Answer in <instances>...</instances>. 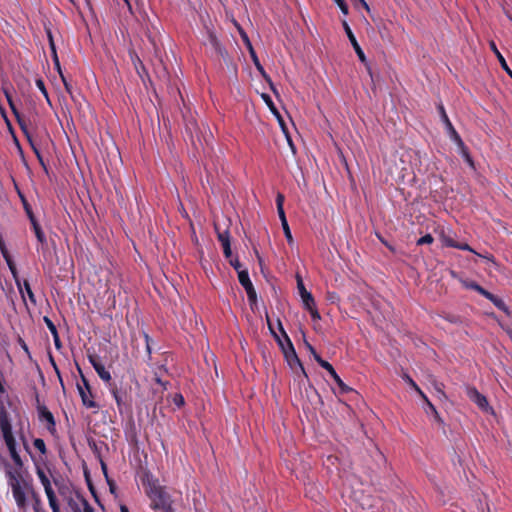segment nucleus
Wrapping results in <instances>:
<instances>
[{"instance_id": "obj_55", "label": "nucleus", "mask_w": 512, "mask_h": 512, "mask_svg": "<svg viewBox=\"0 0 512 512\" xmlns=\"http://www.w3.org/2000/svg\"><path fill=\"white\" fill-rule=\"evenodd\" d=\"M100 464H101V469L103 471V474L108 479L107 465H106V463L101 458H100Z\"/></svg>"}, {"instance_id": "obj_28", "label": "nucleus", "mask_w": 512, "mask_h": 512, "mask_svg": "<svg viewBox=\"0 0 512 512\" xmlns=\"http://www.w3.org/2000/svg\"><path fill=\"white\" fill-rule=\"evenodd\" d=\"M262 99L266 103V105L269 107L270 111L276 116V118H280V113L275 107L271 97L268 94H262Z\"/></svg>"}, {"instance_id": "obj_2", "label": "nucleus", "mask_w": 512, "mask_h": 512, "mask_svg": "<svg viewBox=\"0 0 512 512\" xmlns=\"http://www.w3.org/2000/svg\"><path fill=\"white\" fill-rule=\"evenodd\" d=\"M0 430L13 462L21 467L23 463L16 449V441L12 433L9 413L3 405L0 407Z\"/></svg>"}, {"instance_id": "obj_48", "label": "nucleus", "mask_w": 512, "mask_h": 512, "mask_svg": "<svg viewBox=\"0 0 512 512\" xmlns=\"http://www.w3.org/2000/svg\"><path fill=\"white\" fill-rule=\"evenodd\" d=\"M36 157L41 165V167L43 168V170L45 171L46 174H48V167L43 159V156L41 154L40 151H36Z\"/></svg>"}, {"instance_id": "obj_23", "label": "nucleus", "mask_w": 512, "mask_h": 512, "mask_svg": "<svg viewBox=\"0 0 512 512\" xmlns=\"http://www.w3.org/2000/svg\"><path fill=\"white\" fill-rule=\"evenodd\" d=\"M109 390L113 395V398L116 401L118 409L121 411L122 406L125 404L124 402V394L121 393L115 384H109Z\"/></svg>"}, {"instance_id": "obj_37", "label": "nucleus", "mask_w": 512, "mask_h": 512, "mask_svg": "<svg viewBox=\"0 0 512 512\" xmlns=\"http://www.w3.org/2000/svg\"><path fill=\"white\" fill-rule=\"evenodd\" d=\"M131 59L138 74H140V69L145 70L142 61L135 53L131 54Z\"/></svg>"}, {"instance_id": "obj_59", "label": "nucleus", "mask_w": 512, "mask_h": 512, "mask_svg": "<svg viewBox=\"0 0 512 512\" xmlns=\"http://www.w3.org/2000/svg\"><path fill=\"white\" fill-rule=\"evenodd\" d=\"M305 343H306V347L309 350V352L311 354H315V351H316L315 348L311 344H309L308 342H305Z\"/></svg>"}, {"instance_id": "obj_38", "label": "nucleus", "mask_w": 512, "mask_h": 512, "mask_svg": "<svg viewBox=\"0 0 512 512\" xmlns=\"http://www.w3.org/2000/svg\"><path fill=\"white\" fill-rule=\"evenodd\" d=\"M434 241V238L431 234H426L419 238L416 242L417 245H425V244H432Z\"/></svg>"}, {"instance_id": "obj_42", "label": "nucleus", "mask_w": 512, "mask_h": 512, "mask_svg": "<svg viewBox=\"0 0 512 512\" xmlns=\"http://www.w3.org/2000/svg\"><path fill=\"white\" fill-rule=\"evenodd\" d=\"M499 310L503 311L504 313H506L507 315L510 314V310L508 308V306L505 304V302L499 298L498 301L494 304Z\"/></svg>"}, {"instance_id": "obj_1", "label": "nucleus", "mask_w": 512, "mask_h": 512, "mask_svg": "<svg viewBox=\"0 0 512 512\" xmlns=\"http://www.w3.org/2000/svg\"><path fill=\"white\" fill-rule=\"evenodd\" d=\"M142 484L146 495L151 500L150 508L154 511H160L169 503H172L171 496L167 493L164 486L160 485L159 480L151 473L147 472L142 477Z\"/></svg>"}, {"instance_id": "obj_12", "label": "nucleus", "mask_w": 512, "mask_h": 512, "mask_svg": "<svg viewBox=\"0 0 512 512\" xmlns=\"http://www.w3.org/2000/svg\"><path fill=\"white\" fill-rule=\"evenodd\" d=\"M269 329L271 330L273 336L275 337L278 345L280 346L283 355H286L289 353V346L294 347L292 341L290 340L289 336L285 332L284 328L282 327L281 321L278 320L279 329L283 335L284 340H282L272 329L270 322H268Z\"/></svg>"}, {"instance_id": "obj_34", "label": "nucleus", "mask_w": 512, "mask_h": 512, "mask_svg": "<svg viewBox=\"0 0 512 512\" xmlns=\"http://www.w3.org/2000/svg\"><path fill=\"white\" fill-rule=\"evenodd\" d=\"M311 315V318L313 321H318L321 319L320 313L318 312L316 308V303H314L311 306L304 307Z\"/></svg>"}, {"instance_id": "obj_60", "label": "nucleus", "mask_w": 512, "mask_h": 512, "mask_svg": "<svg viewBox=\"0 0 512 512\" xmlns=\"http://www.w3.org/2000/svg\"><path fill=\"white\" fill-rule=\"evenodd\" d=\"M480 257H483L489 261H492L494 262V256L492 254H489V255H481Z\"/></svg>"}, {"instance_id": "obj_41", "label": "nucleus", "mask_w": 512, "mask_h": 512, "mask_svg": "<svg viewBox=\"0 0 512 512\" xmlns=\"http://www.w3.org/2000/svg\"><path fill=\"white\" fill-rule=\"evenodd\" d=\"M460 150H461V154L462 156L464 157V159L470 164V165H473V160L468 152V149L465 145V143L463 142V146L462 147H458Z\"/></svg>"}, {"instance_id": "obj_47", "label": "nucleus", "mask_w": 512, "mask_h": 512, "mask_svg": "<svg viewBox=\"0 0 512 512\" xmlns=\"http://www.w3.org/2000/svg\"><path fill=\"white\" fill-rule=\"evenodd\" d=\"M88 360H89L90 364L93 366L94 369H95V365H100L101 364L99 356L96 355V354H88Z\"/></svg>"}, {"instance_id": "obj_54", "label": "nucleus", "mask_w": 512, "mask_h": 512, "mask_svg": "<svg viewBox=\"0 0 512 512\" xmlns=\"http://www.w3.org/2000/svg\"><path fill=\"white\" fill-rule=\"evenodd\" d=\"M162 512H175V510L172 507V503L167 504L163 508H160Z\"/></svg>"}, {"instance_id": "obj_39", "label": "nucleus", "mask_w": 512, "mask_h": 512, "mask_svg": "<svg viewBox=\"0 0 512 512\" xmlns=\"http://www.w3.org/2000/svg\"><path fill=\"white\" fill-rule=\"evenodd\" d=\"M23 206H24V210L30 220V223L33 222V220H37L32 211V208L30 207V205L27 203L26 200H23Z\"/></svg>"}, {"instance_id": "obj_57", "label": "nucleus", "mask_w": 512, "mask_h": 512, "mask_svg": "<svg viewBox=\"0 0 512 512\" xmlns=\"http://www.w3.org/2000/svg\"><path fill=\"white\" fill-rule=\"evenodd\" d=\"M175 403H176L177 405H182V404H184V398H183V396H182V395H180V394H179V395H177V396L175 397Z\"/></svg>"}, {"instance_id": "obj_49", "label": "nucleus", "mask_w": 512, "mask_h": 512, "mask_svg": "<svg viewBox=\"0 0 512 512\" xmlns=\"http://www.w3.org/2000/svg\"><path fill=\"white\" fill-rule=\"evenodd\" d=\"M482 296L485 297L486 299H488L489 301H491L493 304H495L499 299L498 296L492 294L488 290H485V292Z\"/></svg>"}, {"instance_id": "obj_8", "label": "nucleus", "mask_w": 512, "mask_h": 512, "mask_svg": "<svg viewBox=\"0 0 512 512\" xmlns=\"http://www.w3.org/2000/svg\"><path fill=\"white\" fill-rule=\"evenodd\" d=\"M238 280L242 287L245 289L249 303L255 304L257 302V293L256 290L250 280L249 273L247 269L239 271Z\"/></svg>"}, {"instance_id": "obj_35", "label": "nucleus", "mask_w": 512, "mask_h": 512, "mask_svg": "<svg viewBox=\"0 0 512 512\" xmlns=\"http://www.w3.org/2000/svg\"><path fill=\"white\" fill-rule=\"evenodd\" d=\"M47 499H48V502H49V506L52 509V512H61L55 494H53L51 496H48Z\"/></svg>"}, {"instance_id": "obj_15", "label": "nucleus", "mask_w": 512, "mask_h": 512, "mask_svg": "<svg viewBox=\"0 0 512 512\" xmlns=\"http://www.w3.org/2000/svg\"><path fill=\"white\" fill-rule=\"evenodd\" d=\"M5 96H6L8 104H9V107L12 110L14 116L16 117V120H17L21 130L28 137L29 134H28L27 126H26V121L21 117L19 111L17 110V108L14 104V101L12 99V96L7 91H5Z\"/></svg>"}, {"instance_id": "obj_16", "label": "nucleus", "mask_w": 512, "mask_h": 512, "mask_svg": "<svg viewBox=\"0 0 512 512\" xmlns=\"http://www.w3.org/2000/svg\"><path fill=\"white\" fill-rule=\"evenodd\" d=\"M297 288L301 296L304 307L311 306L315 303L313 295L308 292L304 286L303 280L300 276H297Z\"/></svg>"}, {"instance_id": "obj_56", "label": "nucleus", "mask_w": 512, "mask_h": 512, "mask_svg": "<svg viewBox=\"0 0 512 512\" xmlns=\"http://www.w3.org/2000/svg\"><path fill=\"white\" fill-rule=\"evenodd\" d=\"M277 119H278V121H279V124H280V126H281V128H282L283 132L287 135V133H288V132H287V128H286V125H285V123H284V120H283L282 116L280 115V118H277Z\"/></svg>"}, {"instance_id": "obj_25", "label": "nucleus", "mask_w": 512, "mask_h": 512, "mask_svg": "<svg viewBox=\"0 0 512 512\" xmlns=\"http://www.w3.org/2000/svg\"><path fill=\"white\" fill-rule=\"evenodd\" d=\"M95 371L101 380H103L104 382H106L108 384H111L110 383L111 374L109 371L106 370V368L104 367V365L102 363L100 365H95Z\"/></svg>"}, {"instance_id": "obj_19", "label": "nucleus", "mask_w": 512, "mask_h": 512, "mask_svg": "<svg viewBox=\"0 0 512 512\" xmlns=\"http://www.w3.org/2000/svg\"><path fill=\"white\" fill-rule=\"evenodd\" d=\"M44 322H45L47 328L49 329V331L51 332V335L53 336L55 347L57 349H60L61 348V341H60L59 334H58V331H57V328H56L55 324L47 316L44 317Z\"/></svg>"}, {"instance_id": "obj_45", "label": "nucleus", "mask_w": 512, "mask_h": 512, "mask_svg": "<svg viewBox=\"0 0 512 512\" xmlns=\"http://www.w3.org/2000/svg\"><path fill=\"white\" fill-rule=\"evenodd\" d=\"M333 1L338 5V7L340 8L341 12L344 15L348 14L349 8H348V5L346 4L345 0H333Z\"/></svg>"}, {"instance_id": "obj_61", "label": "nucleus", "mask_w": 512, "mask_h": 512, "mask_svg": "<svg viewBox=\"0 0 512 512\" xmlns=\"http://www.w3.org/2000/svg\"><path fill=\"white\" fill-rule=\"evenodd\" d=\"M28 140H29V142L31 144V147H32L34 153L36 154V151H39V149L33 144L30 136H28Z\"/></svg>"}, {"instance_id": "obj_26", "label": "nucleus", "mask_w": 512, "mask_h": 512, "mask_svg": "<svg viewBox=\"0 0 512 512\" xmlns=\"http://www.w3.org/2000/svg\"><path fill=\"white\" fill-rule=\"evenodd\" d=\"M424 401L427 403V409H426V413L429 414L431 413L434 417V420L439 423L440 425H442L444 422L441 418V416L439 415L437 409L435 408V406L429 401V399L426 397V399H424Z\"/></svg>"}, {"instance_id": "obj_22", "label": "nucleus", "mask_w": 512, "mask_h": 512, "mask_svg": "<svg viewBox=\"0 0 512 512\" xmlns=\"http://www.w3.org/2000/svg\"><path fill=\"white\" fill-rule=\"evenodd\" d=\"M490 48L494 52V54L496 55L499 63L501 64V67L512 77V71L510 70V68H509L505 58L503 57V55L497 49V46H496L495 42H493V41L490 42Z\"/></svg>"}, {"instance_id": "obj_63", "label": "nucleus", "mask_w": 512, "mask_h": 512, "mask_svg": "<svg viewBox=\"0 0 512 512\" xmlns=\"http://www.w3.org/2000/svg\"><path fill=\"white\" fill-rule=\"evenodd\" d=\"M254 252H255V255H256V257H257V259H258V261H259V264L261 265V263H262V258H261V256H260V254H259L258 250H257V249H254Z\"/></svg>"}, {"instance_id": "obj_52", "label": "nucleus", "mask_w": 512, "mask_h": 512, "mask_svg": "<svg viewBox=\"0 0 512 512\" xmlns=\"http://www.w3.org/2000/svg\"><path fill=\"white\" fill-rule=\"evenodd\" d=\"M315 361L322 367V364L329 363L328 361L321 358V356L315 351V354H312Z\"/></svg>"}, {"instance_id": "obj_51", "label": "nucleus", "mask_w": 512, "mask_h": 512, "mask_svg": "<svg viewBox=\"0 0 512 512\" xmlns=\"http://www.w3.org/2000/svg\"><path fill=\"white\" fill-rule=\"evenodd\" d=\"M144 339H145V342H146V350H147V353L148 355L150 356L151 355V346H150V342H151V338L150 336L144 332Z\"/></svg>"}, {"instance_id": "obj_7", "label": "nucleus", "mask_w": 512, "mask_h": 512, "mask_svg": "<svg viewBox=\"0 0 512 512\" xmlns=\"http://www.w3.org/2000/svg\"><path fill=\"white\" fill-rule=\"evenodd\" d=\"M284 195L281 194V193H278L277 196H276V206H277V212H278V215H279V218H280V221H281V225H282V228H283V232H284V235H285V238L288 242L289 245H293L294 243V239H293V236L291 234V230H290V227H289V224H288V221H287V218H286V214H285V211H284Z\"/></svg>"}, {"instance_id": "obj_43", "label": "nucleus", "mask_w": 512, "mask_h": 512, "mask_svg": "<svg viewBox=\"0 0 512 512\" xmlns=\"http://www.w3.org/2000/svg\"><path fill=\"white\" fill-rule=\"evenodd\" d=\"M229 263L230 265L237 271V274L239 273V271H242V264L241 262L239 261L238 258H230L229 259Z\"/></svg>"}, {"instance_id": "obj_29", "label": "nucleus", "mask_w": 512, "mask_h": 512, "mask_svg": "<svg viewBox=\"0 0 512 512\" xmlns=\"http://www.w3.org/2000/svg\"><path fill=\"white\" fill-rule=\"evenodd\" d=\"M403 379L423 398L426 399V395L420 389V387L416 384V382L407 374L403 376Z\"/></svg>"}, {"instance_id": "obj_17", "label": "nucleus", "mask_w": 512, "mask_h": 512, "mask_svg": "<svg viewBox=\"0 0 512 512\" xmlns=\"http://www.w3.org/2000/svg\"><path fill=\"white\" fill-rule=\"evenodd\" d=\"M208 42L211 48L214 50V52L221 57H225L227 52L224 49V47L221 45L220 41L216 37V35L212 32H209L208 34Z\"/></svg>"}, {"instance_id": "obj_3", "label": "nucleus", "mask_w": 512, "mask_h": 512, "mask_svg": "<svg viewBox=\"0 0 512 512\" xmlns=\"http://www.w3.org/2000/svg\"><path fill=\"white\" fill-rule=\"evenodd\" d=\"M8 482L12 489V494L20 510H25L27 507V492L26 485H30L24 481L17 471H8Z\"/></svg>"}, {"instance_id": "obj_27", "label": "nucleus", "mask_w": 512, "mask_h": 512, "mask_svg": "<svg viewBox=\"0 0 512 512\" xmlns=\"http://www.w3.org/2000/svg\"><path fill=\"white\" fill-rule=\"evenodd\" d=\"M214 226H215V230H216V233H217V239L221 243V245H223L226 242H230L229 230L225 229L223 231H220L218 224H215Z\"/></svg>"}, {"instance_id": "obj_11", "label": "nucleus", "mask_w": 512, "mask_h": 512, "mask_svg": "<svg viewBox=\"0 0 512 512\" xmlns=\"http://www.w3.org/2000/svg\"><path fill=\"white\" fill-rule=\"evenodd\" d=\"M342 26H343V29L351 43V45L353 46V49L355 50L359 60L362 62V63H365L366 62V56L362 50V48L360 47L359 43L357 42V39L354 35V33L352 32L349 24L347 23L346 20H343L342 21Z\"/></svg>"}, {"instance_id": "obj_32", "label": "nucleus", "mask_w": 512, "mask_h": 512, "mask_svg": "<svg viewBox=\"0 0 512 512\" xmlns=\"http://www.w3.org/2000/svg\"><path fill=\"white\" fill-rule=\"evenodd\" d=\"M441 241L443 243L444 246L446 247H452V248H456V245H457V241H455L452 237L442 233L441 234Z\"/></svg>"}, {"instance_id": "obj_18", "label": "nucleus", "mask_w": 512, "mask_h": 512, "mask_svg": "<svg viewBox=\"0 0 512 512\" xmlns=\"http://www.w3.org/2000/svg\"><path fill=\"white\" fill-rule=\"evenodd\" d=\"M40 419L47 422V429L54 430L55 429V419L53 414L45 407H41L39 409Z\"/></svg>"}, {"instance_id": "obj_36", "label": "nucleus", "mask_w": 512, "mask_h": 512, "mask_svg": "<svg viewBox=\"0 0 512 512\" xmlns=\"http://www.w3.org/2000/svg\"><path fill=\"white\" fill-rule=\"evenodd\" d=\"M33 445L34 447L41 453V454H46L47 452V449H46V445H45V442L43 439L41 438H36L34 441H33Z\"/></svg>"}, {"instance_id": "obj_53", "label": "nucleus", "mask_w": 512, "mask_h": 512, "mask_svg": "<svg viewBox=\"0 0 512 512\" xmlns=\"http://www.w3.org/2000/svg\"><path fill=\"white\" fill-rule=\"evenodd\" d=\"M63 84H64V87H65V90L71 94L72 93V85L70 82H68V80L66 78H63Z\"/></svg>"}, {"instance_id": "obj_50", "label": "nucleus", "mask_w": 512, "mask_h": 512, "mask_svg": "<svg viewBox=\"0 0 512 512\" xmlns=\"http://www.w3.org/2000/svg\"><path fill=\"white\" fill-rule=\"evenodd\" d=\"M85 476H86V480H87V484H88V487H89L90 492H91V493L93 494V496L95 497V500H96L97 502H99V499H98V497H97V495H96L95 488H94V486L92 485V483H91V481H90V479H89L88 474H87V473H85Z\"/></svg>"}, {"instance_id": "obj_44", "label": "nucleus", "mask_w": 512, "mask_h": 512, "mask_svg": "<svg viewBox=\"0 0 512 512\" xmlns=\"http://www.w3.org/2000/svg\"><path fill=\"white\" fill-rule=\"evenodd\" d=\"M443 318L450 322V323H454V324H459L461 323V318L458 316V315H454V314H446L445 316H443Z\"/></svg>"}, {"instance_id": "obj_10", "label": "nucleus", "mask_w": 512, "mask_h": 512, "mask_svg": "<svg viewBox=\"0 0 512 512\" xmlns=\"http://www.w3.org/2000/svg\"><path fill=\"white\" fill-rule=\"evenodd\" d=\"M244 40L246 41L247 43V46H248V49H249V52H250V56L252 58V61L257 69V71L261 74V76L268 82L269 86H270V89L274 92V94L277 95V90L276 88L274 87V84L270 78V76L266 73L264 67L261 65L259 59H258V56L256 54V52L254 51L253 47H252V44L250 43L249 39L247 36L244 37Z\"/></svg>"}, {"instance_id": "obj_62", "label": "nucleus", "mask_w": 512, "mask_h": 512, "mask_svg": "<svg viewBox=\"0 0 512 512\" xmlns=\"http://www.w3.org/2000/svg\"><path fill=\"white\" fill-rule=\"evenodd\" d=\"M361 5L367 10L369 11V5L367 4V2L365 0H359Z\"/></svg>"}, {"instance_id": "obj_5", "label": "nucleus", "mask_w": 512, "mask_h": 512, "mask_svg": "<svg viewBox=\"0 0 512 512\" xmlns=\"http://www.w3.org/2000/svg\"><path fill=\"white\" fill-rule=\"evenodd\" d=\"M289 353L284 355L286 362L290 368L294 371L296 380L302 382L303 378L308 379V375L295 351L294 347L289 346Z\"/></svg>"}, {"instance_id": "obj_21", "label": "nucleus", "mask_w": 512, "mask_h": 512, "mask_svg": "<svg viewBox=\"0 0 512 512\" xmlns=\"http://www.w3.org/2000/svg\"><path fill=\"white\" fill-rule=\"evenodd\" d=\"M27 492L29 493L31 499L33 500V509L35 512H41L42 510V502L40 496L37 492H35L32 485H26Z\"/></svg>"}, {"instance_id": "obj_30", "label": "nucleus", "mask_w": 512, "mask_h": 512, "mask_svg": "<svg viewBox=\"0 0 512 512\" xmlns=\"http://www.w3.org/2000/svg\"><path fill=\"white\" fill-rule=\"evenodd\" d=\"M464 286L467 288V289H470V290H473V291H476L477 293H479L480 295H483L484 292H485V288H483L481 285H479L477 282L475 281H468V282H465L464 283Z\"/></svg>"}, {"instance_id": "obj_14", "label": "nucleus", "mask_w": 512, "mask_h": 512, "mask_svg": "<svg viewBox=\"0 0 512 512\" xmlns=\"http://www.w3.org/2000/svg\"><path fill=\"white\" fill-rule=\"evenodd\" d=\"M322 368L325 369L330 374V376L333 378V380L339 387L341 394L354 391L351 387H349L342 381V379L340 378V376L337 374L334 367L330 363H326L325 365L322 364Z\"/></svg>"}, {"instance_id": "obj_64", "label": "nucleus", "mask_w": 512, "mask_h": 512, "mask_svg": "<svg viewBox=\"0 0 512 512\" xmlns=\"http://www.w3.org/2000/svg\"><path fill=\"white\" fill-rule=\"evenodd\" d=\"M120 511L121 512H129V509H128V507L126 505H121L120 506Z\"/></svg>"}, {"instance_id": "obj_46", "label": "nucleus", "mask_w": 512, "mask_h": 512, "mask_svg": "<svg viewBox=\"0 0 512 512\" xmlns=\"http://www.w3.org/2000/svg\"><path fill=\"white\" fill-rule=\"evenodd\" d=\"M223 253L226 259H230L232 257L231 244L230 242H226L222 245Z\"/></svg>"}, {"instance_id": "obj_4", "label": "nucleus", "mask_w": 512, "mask_h": 512, "mask_svg": "<svg viewBox=\"0 0 512 512\" xmlns=\"http://www.w3.org/2000/svg\"><path fill=\"white\" fill-rule=\"evenodd\" d=\"M81 380L83 385L77 384V389L81 397L82 404L88 409L98 410L99 405L94 401L91 386L83 374H81Z\"/></svg>"}, {"instance_id": "obj_58", "label": "nucleus", "mask_w": 512, "mask_h": 512, "mask_svg": "<svg viewBox=\"0 0 512 512\" xmlns=\"http://www.w3.org/2000/svg\"><path fill=\"white\" fill-rule=\"evenodd\" d=\"M381 242L392 252L395 251L394 247L391 246L387 241H385L384 239L380 238Z\"/></svg>"}, {"instance_id": "obj_20", "label": "nucleus", "mask_w": 512, "mask_h": 512, "mask_svg": "<svg viewBox=\"0 0 512 512\" xmlns=\"http://www.w3.org/2000/svg\"><path fill=\"white\" fill-rule=\"evenodd\" d=\"M37 475H38V478H39L41 484L44 487L46 496L48 497V496L55 494L54 490L52 489L50 480H49L48 476L45 474V472L43 470L38 469Z\"/></svg>"}, {"instance_id": "obj_33", "label": "nucleus", "mask_w": 512, "mask_h": 512, "mask_svg": "<svg viewBox=\"0 0 512 512\" xmlns=\"http://www.w3.org/2000/svg\"><path fill=\"white\" fill-rule=\"evenodd\" d=\"M48 37H49V42H50L51 50H52L53 56H54L55 66H56L58 72H60L61 71V67H60V63H59L58 57H57V53H56L55 45H54V42H53V38H52V35H51L50 32H48Z\"/></svg>"}, {"instance_id": "obj_9", "label": "nucleus", "mask_w": 512, "mask_h": 512, "mask_svg": "<svg viewBox=\"0 0 512 512\" xmlns=\"http://www.w3.org/2000/svg\"><path fill=\"white\" fill-rule=\"evenodd\" d=\"M438 110H439V113H440V117H441V120L443 121V123L445 124V127L448 131V134L451 138V140L453 142H455V144L458 146V147H462L463 146V140L461 139L460 135L458 134V132L455 130L454 126L452 125L446 111H445V108L443 106V104H439L438 105Z\"/></svg>"}, {"instance_id": "obj_31", "label": "nucleus", "mask_w": 512, "mask_h": 512, "mask_svg": "<svg viewBox=\"0 0 512 512\" xmlns=\"http://www.w3.org/2000/svg\"><path fill=\"white\" fill-rule=\"evenodd\" d=\"M35 83H36L37 88L42 93V95L46 98L47 102L49 104H51L50 99H49V95H48V91H47V89L45 87L44 81L41 78H38V79H36Z\"/></svg>"}, {"instance_id": "obj_24", "label": "nucleus", "mask_w": 512, "mask_h": 512, "mask_svg": "<svg viewBox=\"0 0 512 512\" xmlns=\"http://www.w3.org/2000/svg\"><path fill=\"white\" fill-rule=\"evenodd\" d=\"M31 225H32L33 231H34L35 236H36L37 240L39 241V243H41L42 245L46 244L47 239H46L45 233L43 232L38 221L33 220V222H31Z\"/></svg>"}, {"instance_id": "obj_13", "label": "nucleus", "mask_w": 512, "mask_h": 512, "mask_svg": "<svg viewBox=\"0 0 512 512\" xmlns=\"http://www.w3.org/2000/svg\"><path fill=\"white\" fill-rule=\"evenodd\" d=\"M467 396L474 402L480 409L487 410L489 407L487 398L481 394L475 387H467Z\"/></svg>"}, {"instance_id": "obj_6", "label": "nucleus", "mask_w": 512, "mask_h": 512, "mask_svg": "<svg viewBox=\"0 0 512 512\" xmlns=\"http://www.w3.org/2000/svg\"><path fill=\"white\" fill-rule=\"evenodd\" d=\"M64 500L73 512H88V510L91 512L94 511V508L89 504L86 498L77 491L74 494L65 496Z\"/></svg>"}, {"instance_id": "obj_40", "label": "nucleus", "mask_w": 512, "mask_h": 512, "mask_svg": "<svg viewBox=\"0 0 512 512\" xmlns=\"http://www.w3.org/2000/svg\"><path fill=\"white\" fill-rule=\"evenodd\" d=\"M456 249H459V250H463V251H469V252H472L474 254H476L477 256H481L480 253H477L469 244L467 243H460L458 242L457 245H456Z\"/></svg>"}]
</instances>
